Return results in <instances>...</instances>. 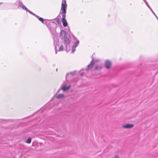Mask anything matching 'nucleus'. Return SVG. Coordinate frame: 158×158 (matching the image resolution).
I'll return each instance as SVG.
<instances>
[{
  "label": "nucleus",
  "mask_w": 158,
  "mask_h": 158,
  "mask_svg": "<svg viewBox=\"0 0 158 158\" xmlns=\"http://www.w3.org/2000/svg\"><path fill=\"white\" fill-rule=\"evenodd\" d=\"M56 25V23L53 21L50 22L48 26V28L51 32L52 35L55 36L53 37L54 41V45L55 46V49L56 50V54L57 53V50L58 48L59 47V49L58 50L59 51H63L64 50V48L63 45H61L59 46L58 44L57 45V43L59 42V40L57 37L56 35V29L55 27Z\"/></svg>",
  "instance_id": "obj_1"
},
{
  "label": "nucleus",
  "mask_w": 158,
  "mask_h": 158,
  "mask_svg": "<svg viewBox=\"0 0 158 158\" xmlns=\"http://www.w3.org/2000/svg\"><path fill=\"white\" fill-rule=\"evenodd\" d=\"M67 6L66 1L65 0H62L61 4V9L62 10L61 15L62 18L61 21L63 23V25L64 27H66L68 26V23L65 19V14L66 13V8Z\"/></svg>",
  "instance_id": "obj_2"
},
{
  "label": "nucleus",
  "mask_w": 158,
  "mask_h": 158,
  "mask_svg": "<svg viewBox=\"0 0 158 158\" xmlns=\"http://www.w3.org/2000/svg\"><path fill=\"white\" fill-rule=\"evenodd\" d=\"M18 3V5L19 7H21L23 10H25L27 11L29 13H30L31 11L28 10L20 1H19Z\"/></svg>",
  "instance_id": "obj_3"
},
{
  "label": "nucleus",
  "mask_w": 158,
  "mask_h": 158,
  "mask_svg": "<svg viewBox=\"0 0 158 158\" xmlns=\"http://www.w3.org/2000/svg\"><path fill=\"white\" fill-rule=\"evenodd\" d=\"M60 37L61 39H63L64 38L67 37L66 32L64 30H61L60 33Z\"/></svg>",
  "instance_id": "obj_4"
},
{
  "label": "nucleus",
  "mask_w": 158,
  "mask_h": 158,
  "mask_svg": "<svg viewBox=\"0 0 158 158\" xmlns=\"http://www.w3.org/2000/svg\"><path fill=\"white\" fill-rule=\"evenodd\" d=\"M79 43V41L77 40V41L75 42L72 47V50L71 52L73 53L76 50V48L77 47Z\"/></svg>",
  "instance_id": "obj_5"
},
{
  "label": "nucleus",
  "mask_w": 158,
  "mask_h": 158,
  "mask_svg": "<svg viewBox=\"0 0 158 158\" xmlns=\"http://www.w3.org/2000/svg\"><path fill=\"white\" fill-rule=\"evenodd\" d=\"M62 40H63V43L66 46V49H67V45L69 44L70 42V41L69 39V38L68 37H67L64 38Z\"/></svg>",
  "instance_id": "obj_6"
},
{
  "label": "nucleus",
  "mask_w": 158,
  "mask_h": 158,
  "mask_svg": "<svg viewBox=\"0 0 158 158\" xmlns=\"http://www.w3.org/2000/svg\"><path fill=\"white\" fill-rule=\"evenodd\" d=\"M111 64V62L109 60H107L105 61V67L107 69L110 68Z\"/></svg>",
  "instance_id": "obj_7"
},
{
  "label": "nucleus",
  "mask_w": 158,
  "mask_h": 158,
  "mask_svg": "<svg viewBox=\"0 0 158 158\" xmlns=\"http://www.w3.org/2000/svg\"><path fill=\"white\" fill-rule=\"evenodd\" d=\"M31 14L33 15L34 16H35V17H36L40 22H41L42 23H44V19L41 17H40L38 16L36 14H34L31 11V12L30 13Z\"/></svg>",
  "instance_id": "obj_8"
},
{
  "label": "nucleus",
  "mask_w": 158,
  "mask_h": 158,
  "mask_svg": "<svg viewBox=\"0 0 158 158\" xmlns=\"http://www.w3.org/2000/svg\"><path fill=\"white\" fill-rule=\"evenodd\" d=\"M94 59L93 58H92V60L90 64L87 66V68L86 69V70H87L88 69H91L92 68L94 64Z\"/></svg>",
  "instance_id": "obj_9"
},
{
  "label": "nucleus",
  "mask_w": 158,
  "mask_h": 158,
  "mask_svg": "<svg viewBox=\"0 0 158 158\" xmlns=\"http://www.w3.org/2000/svg\"><path fill=\"white\" fill-rule=\"evenodd\" d=\"M133 126L134 125L132 124H127L123 126L122 127L123 128L128 129L131 128L132 127H133Z\"/></svg>",
  "instance_id": "obj_10"
},
{
  "label": "nucleus",
  "mask_w": 158,
  "mask_h": 158,
  "mask_svg": "<svg viewBox=\"0 0 158 158\" xmlns=\"http://www.w3.org/2000/svg\"><path fill=\"white\" fill-rule=\"evenodd\" d=\"M102 65L100 64V65H98L97 66L95 67L94 68V69L95 70H100L102 69Z\"/></svg>",
  "instance_id": "obj_11"
},
{
  "label": "nucleus",
  "mask_w": 158,
  "mask_h": 158,
  "mask_svg": "<svg viewBox=\"0 0 158 158\" xmlns=\"http://www.w3.org/2000/svg\"><path fill=\"white\" fill-rule=\"evenodd\" d=\"M70 87L71 86L70 85H69L68 86H64L62 87V89L63 90V91H65L69 89Z\"/></svg>",
  "instance_id": "obj_12"
},
{
  "label": "nucleus",
  "mask_w": 158,
  "mask_h": 158,
  "mask_svg": "<svg viewBox=\"0 0 158 158\" xmlns=\"http://www.w3.org/2000/svg\"><path fill=\"white\" fill-rule=\"evenodd\" d=\"M75 74V72H70L69 73H68L66 75V78L67 79V77H68L70 76H72L73 75H74Z\"/></svg>",
  "instance_id": "obj_13"
},
{
  "label": "nucleus",
  "mask_w": 158,
  "mask_h": 158,
  "mask_svg": "<svg viewBox=\"0 0 158 158\" xmlns=\"http://www.w3.org/2000/svg\"><path fill=\"white\" fill-rule=\"evenodd\" d=\"M64 97V95L63 94H59L56 96V98H63Z\"/></svg>",
  "instance_id": "obj_14"
},
{
  "label": "nucleus",
  "mask_w": 158,
  "mask_h": 158,
  "mask_svg": "<svg viewBox=\"0 0 158 158\" xmlns=\"http://www.w3.org/2000/svg\"><path fill=\"white\" fill-rule=\"evenodd\" d=\"M144 2L145 3L146 5H147V6L148 7V8L149 9H151V7L149 5H148V3L146 1V0H143Z\"/></svg>",
  "instance_id": "obj_15"
},
{
  "label": "nucleus",
  "mask_w": 158,
  "mask_h": 158,
  "mask_svg": "<svg viewBox=\"0 0 158 158\" xmlns=\"http://www.w3.org/2000/svg\"><path fill=\"white\" fill-rule=\"evenodd\" d=\"M31 139L30 138H29L26 141V142L28 143H31Z\"/></svg>",
  "instance_id": "obj_16"
},
{
  "label": "nucleus",
  "mask_w": 158,
  "mask_h": 158,
  "mask_svg": "<svg viewBox=\"0 0 158 158\" xmlns=\"http://www.w3.org/2000/svg\"><path fill=\"white\" fill-rule=\"evenodd\" d=\"M55 20H56V22L58 24H59V22H60V20H59V19H56Z\"/></svg>",
  "instance_id": "obj_17"
},
{
  "label": "nucleus",
  "mask_w": 158,
  "mask_h": 158,
  "mask_svg": "<svg viewBox=\"0 0 158 158\" xmlns=\"http://www.w3.org/2000/svg\"><path fill=\"white\" fill-rule=\"evenodd\" d=\"M150 10L152 12L153 14L154 15H155V13H154V12H153V11L152 10V9H151H151H150Z\"/></svg>",
  "instance_id": "obj_18"
},
{
  "label": "nucleus",
  "mask_w": 158,
  "mask_h": 158,
  "mask_svg": "<svg viewBox=\"0 0 158 158\" xmlns=\"http://www.w3.org/2000/svg\"><path fill=\"white\" fill-rule=\"evenodd\" d=\"M114 158H119V157L118 156H114Z\"/></svg>",
  "instance_id": "obj_19"
},
{
  "label": "nucleus",
  "mask_w": 158,
  "mask_h": 158,
  "mask_svg": "<svg viewBox=\"0 0 158 158\" xmlns=\"http://www.w3.org/2000/svg\"><path fill=\"white\" fill-rule=\"evenodd\" d=\"M81 76H83V74H82L81 73Z\"/></svg>",
  "instance_id": "obj_20"
},
{
  "label": "nucleus",
  "mask_w": 158,
  "mask_h": 158,
  "mask_svg": "<svg viewBox=\"0 0 158 158\" xmlns=\"http://www.w3.org/2000/svg\"><path fill=\"white\" fill-rule=\"evenodd\" d=\"M155 15V16H156V18H157V16H156V15Z\"/></svg>",
  "instance_id": "obj_21"
},
{
  "label": "nucleus",
  "mask_w": 158,
  "mask_h": 158,
  "mask_svg": "<svg viewBox=\"0 0 158 158\" xmlns=\"http://www.w3.org/2000/svg\"><path fill=\"white\" fill-rule=\"evenodd\" d=\"M95 61H98V60H96Z\"/></svg>",
  "instance_id": "obj_22"
},
{
  "label": "nucleus",
  "mask_w": 158,
  "mask_h": 158,
  "mask_svg": "<svg viewBox=\"0 0 158 158\" xmlns=\"http://www.w3.org/2000/svg\"><path fill=\"white\" fill-rule=\"evenodd\" d=\"M56 71H57V69H56Z\"/></svg>",
  "instance_id": "obj_23"
},
{
  "label": "nucleus",
  "mask_w": 158,
  "mask_h": 158,
  "mask_svg": "<svg viewBox=\"0 0 158 158\" xmlns=\"http://www.w3.org/2000/svg\"><path fill=\"white\" fill-rule=\"evenodd\" d=\"M2 3H0V4H1Z\"/></svg>",
  "instance_id": "obj_24"
}]
</instances>
